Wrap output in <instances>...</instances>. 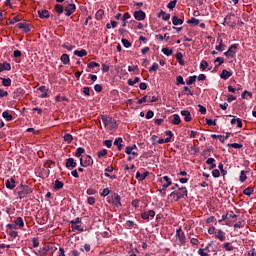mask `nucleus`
Returning a JSON list of instances; mask_svg holds the SVG:
<instances>
[{"label":"nucleus","mask_w":256,"mask_h":256,"mask_svg":"<svg viewBox=\"0 0 256 256\" xmlns=\"http://www.w3.org/2000/svg\"><path fill=\"white\" fill-rule=\"evenodd\" d=\"M16 191H18L19 199H25L27 195H31V193H33V188L29 187L28 185L21 184L16 188Z\"/></svg>","instance_id":"nucleus-1"},{"label":"nucleus","mask_w":256,"mask_h":256,"mask_svg":"<svg viewBox=\"0 0 256 256\" xmlns=\"http://www.w3.org/2000/svg\"><path fill=\"white\" fill-rule=\"evenodd\" d=\"M102 122L104 124V127L108 131H113V129H117V121L111 117L102 116Z\"/></svg>","instance_id":"nucleus-2"},{"label":"nucleus","mask_w":256,"mask_h":256,"mask_svg":"<svg viewBox=\"0 0 256 256\" xmlns=\"http://www.w3.org/2000/svg\"><path fill=\"white\" fill-rule=\"evenodd\" d=\"M108 203L117 208L122 207V205H123V204H121V196L117 193H114L108 197Z\"/></svg>","instance_id":"nucleus-3"},{"label":"nucleus","mask_w":256,"mask_h":256,"mask_svg":"<svg viewBox=\"0 0 256 256\" xmlns=\"http://www.w3.org/2000/svg\"><path fill=\"white\" fill-rule=\"evenodd\" d=\"M80 165L81 167H91L93 165V158L89 155L80 158Z\"/></svg>","instance_id":"nucleus-4"},{"label":"nucleus","mask_w":256,"mask_h":256,"mask_svg":"<svg viewBox=\"0 0 256 256\" xmlns=\"http://www.w3.org/2000/svg\"><path fill=\"white\" fill-rule=\"evenodd\" d=\"M65 15L66 17H71L75 11H77V6L74 3H69L67 6H65Z\"/></svg>","instance_id":"nucleus-5"},{"label":"nucleus","mask_w":256,"mask_h":256,"mask_svg":"<svg viewBox=\"0 0 256 256\" xmlns=\"http://www.w3.org/2000/svg\"><path fill=\"white\" fill-rule=\"evenodd\" d=\"M136 151H137V145L135 144L133 146H127L125 148L126 155H133L134 157H138L139 154Z\"/></svg>","instance_id":"nucleus-6"},{"label":"nucleus","mask_w":256,"mask_h":256,"mask_svg":"<svg viewBox=\"0 0 256 256\" xmlns=\"http://www.w3.org/2000/svg\"><path fill=\"white\" fill-rule=\"evenodd\" d=\"M176 237L180 243V245H185V232H183V230L181 228L177 229L176 231Z\"/></svg>","instance_id":"nucleus-7"},{"label":"nucleus","mask_w":256,"mask_h":256,"mask_svg":"<svg viewBox=\"0 0 256 256\" xmlns=\"http://www.w3.org/2000/svg\"><path fill=\"white\" fill-rule=\"evenodd\" d=\"M237 47H239V45L238 44H232L230 47H229V49H228V51H226L225 53H224V55L226 56V57H235V53H236V51H237Z\"/></svg>","instance_id":"nucleus-8"},{"label":"nucleus","mask_w":256,"mask_h":256,"mask_svg":"<svg viewBox=\"0 0 256 256\" xmlns=\"http://www.w3.org/2000/svg\"><path fill=\"white\" fill-rule=\"evenodd\" d=\"M160 183H162V187L164 189H167V187H170V185H172V181L171 178H169V176H164L162 178L159 179Z\"/></svg>","instance_id":"nucleus-9"},{"label":"nucleus","mask_w":256,"mask_h":256,"mask_svg":"<svg viewBox=\"0 0 256 256\" xmlns=\"http://www.w3.org/2000/svg\"><path fill=\"white\" fill-rule=\"evenodd\" d=\"M146 17L147 15L143 10H138L134 12V18L136 19V21H145Z\"/></svg>","instance_id":"nucleus-10"},{"label":"nucleus","mask_w":256,"mask_h":256,"mask_svg":"<svg viewBox=\"0 0 256 256\" xmlns=\"http://www.w3.org/2000/svg\"><path fill=\"white\" fill-rule=\"evenodd\" d=\"M153 217H155L153 210L145 211L141 214V218L144 219V221H149V219H153Z\"/></svg>","instance_id":"nucleus-11"},{"label":"nucleus","mask_w":256,"mask_h":256,"mask_svg":"<svg viewBox=\"0 0 256 256\" xmlns=\"http://www.w3.org/2000/svg\"><path fill=\"white\" fill-rule=\"evenodd\" d=\"M214 235H215V239H218V241H221V242L227 239L225 232L221 229H218Z\"/></svg>","instance_id":"nucleus-12"},{"label":"nucleus","mask_w":256,"mask_h":256,"mask_svg":"<svg viewBox=\"0 0 256 256\" xmlns=\"http://www.w3.org/2000/svg\"><path fill=\"white\" fill-rule=\"evenodd\" d=\"M228 25V27H235L236 23H235V20H233V15H227L225 18H224V23L223 25Z\"/></svg>","instance_id":"nucleus-13"},{"label":"nucleus","mask_w":256,"mask_h":256,"mask_svg":"<svg viewBox=\"0 0 256 256\" xmlns=\"http://www.w3.org/2000/svg\"><path fill=\"white\" fill-rule=\"evenodd\" d=\"M3 71H11V64L9 62L0 63V73H3Z\"/></svg>","instance_id":"nucleus-14"},{"label":"nucleus","mask_w":256,"mask_h":256,"mask_svg":"<svg viewBox=\"0 0 256 256\" xmlns=\"http://www.w3.org/2000/svg\"><path fill=\"white\" fill-rule=\"evenodd\" d=\"M175 192L178 195L179 199H183V197L187 196V188L185 187H182Z\"/></svg>","instance_id":"nucleus-15"},{"label":"nucleus","mask_w":256,"mask_h":256,"mask_svg":"<svg viewBox=\"0 0 256 256\" xmlns=\"http://www.w3.org/2000/svg\"><path fill=\"white\" fill-rule=\"evenodd\" d=\"M181 115L182 117H184V121H186V123H189V121H191V112H189L188 110H182L181 111Z\"/></svg>","instance_id":"nucleus-16"},{"label":"nucleus","mask_w":256,"mask_h":256,"mask_svg":"<svg viewBox=\"0 0 256 256\" xmlns=\"http://www.w3.org/2000/svg\"><path fill=\"white\" fill-rule=\"evenodd\" d=\"M233 72H229L228 70H222V73L220 74L221 79H224V81H227L229 77H232Z\"/></svg>","instance_id":"nucleus-17"},{"label":"nucleus","mask_w":256,"mask_h":256,"mask_svg":"<svg viewBox=\"0 0 256 256\" xmlns=\"http://www.w3.org/2000/svg\"><path fill=\"white\" fill-rule=\"evenodd\" d=\"M157 17H162L163 21H169V19H171V14H167V12L161 10Z\"/></svg>","instance_id":"nucleus-18"},{"label":"nucleus","mask_w":256,"mask_h":256,"mask_svg":"<svg viewBox=\"0 0 256 256\" xmlns=\"http://www.w3.org/2000/svg\"><path fill=\"white\" fill-rule=\"evenodd\" d=\"M66 167H67V169H69V167L75 168V167H77V162L73 158H68L66 160Z\"/></svg>","instance_id":"nucleus-19"},{"label":"nucleus","mask_w":256,"mask_h":256,"mask_svg":"<svg viewBox=\"0 0 256 256\" xmlns=\"http://www.w3.org/2000/svg\"><path fill=\"white\" fill-rule=\"evenodd\" d=\"M171 123H172V125H180L181 124V117L179 116V114H174L172 116Z\"/></svg>","instance_id":"nucleus-20"},{"label":"nucleus","mask_w":256,"mask_h":256,"mask_svg":"<svg viewBox=\"0 0 256 256\" xmlns=\"http://www.w3.org/2000/svg\"><path fill=\"white\" fill-rule=\"evenodd\" d=\"M17 26H18V29H23L24 33H29V31H31V28L27 23H19Z\"/></svg>","instance_id":"nucleus-21"},{"label":"nucleus","mask_w":256,"mask_h":256,"mask_svg":"<svg viewBox=\"0 0 256 256\" xmlns=\"http://www.w3.org/2000/svg\"><path fill=\"white\" fill-rule=\"evenodd\" d=\"M71 229L73 232L83 233L84 229L83 226L79 224H71Z\"/></svg>","instance_id":"nucleus-22"},{"label":"nucleus","mask_w":256,"mask_h":256,"mask_svg":"<svg viewBox=\"0 0 256 256\" xmlns=\"http://www.w3.org/2000/svg\"><path fill=\"white\" fill-rule=\"evenodd\" d=\"M38 15H39L40 19H49V17H50V14L47 10H39Z\"/></svg>","instance_id":"nucleus-23"},{"label":"nucleus","mask_w":256,"mask_h":256,"mask_svg":"<svg viewBox=\"0 0 256 256\" xmlns=\"http://www.w3.org/2000/svg\"><path fill=\"white\" fill-rule=\"evenodd\" d=\"M38 91H40L42 94L40 95V97L42 98V99H45V97H48V94H47V91H48V89H47V86H40L39 88H38Z\"/></svg>","instance_id":"nucleus-24"},{"label":"nucleus","mask_w":256,"mask_h":256,"mask_svg":"<svg viewBox=\"0 0 256 256\" xmlns=\"http://www.w3.org/2000/svg\"><path fill=\"white\" fill-rule=\"evenodd\" d=\"M148 175H149V172H144L143 174H141V172H137L136 179L139 181H145V179H147Z\"/></svg>","instance_id":"nucleus-25"},{"label":"nucleus","mask_w":256,"mask_h":256,"mask_svg":"<svg viewBox=\"0 0 256 256\" xmlns=\"http://www.w3.org/2000/svg\"><path fill=\"white\" fill-rule=\"evenodd\" d=\"M14 224L16 225V227L18 226L20 229H22V227H25V222L23 221L22 217H18L15 221Z\"/></svg>","instance_id":"nucleus-26"},{"label":"nucleus","mask_w":256,"mask_h":256,"mask_svg":"<svg viewBox=\"0 0 256 256\" xmlns=\"http://www.w3.org/2000/svg\"><path fill=\"white\" fill-rule=\"evenodd\" d=\"M123 138L118 137L115 139L114 141V145L118 146V151H121V149H123Z\"/></svg>","instance_id":"nucleus-27"},{"label":"nucleus","mask_w":256,"mask_h":256,"mask_svg":"<svg viewBox=\"0 0 256 256\" xmlns=\"http://www.w3.org/2000/svg\"><path fill=\"white\" fill-rule=\"evenodd\" d=\"M60 61H62V63L64 65H69V63H71V59L69 58V56L67 54H63L61 57H60Z\"/></svg>","instance_id":"nucleus-28"},{"label":"nucleus","mask_w":256,"mask_h":256,"mask_svg":"<svg viewBox=\"0 0 256 256\" xmlns=\"http://www.w3.org/2000/svg\"><path fill=\"white\" fill-rule=\"evenodd\" d=\"M206 164L210 165L209 169H215V167H217V164H215V159L214 158H208L206 160Z\"/></svg>","instance_id":"nucleus-29"},{"label":"nucleus","mask_w":256,"mask_h":256,"mask_svg":"<svg viewBox=\"0 0 256 256\" xmlns=\"http://www.w3.org/2000/svg\"><path fill=\"white\" fill-rule=\"evenodd\" d=\"M74 55H76L77 57H85L87 55V50H75Z\"/></svg>","instance_id":"nucleus-30"},{"label":"nucleus","mask_w":256,"mask_h":256,"mask_svg":"<svg viewBox=\"0 0 256 256\" xmlns=\"http://www.w3.org/2000/svg\"><path fill=\"white\" fill-rule=\"evenodd\" d=\"M231 125H237V127H239L241 129V127H243V122L239 118H237V119L233 118L231 120Z\"/></svg>","instance_id":"nucleus-31"},{"label":"nucleus","mask_w":256,"mask_h":256,"mask_svg":"<svg viewBox=\"0 0 256 256\" xmlns=\"http://www.w3.org/2000/svg\"><path fill=\"white\" fill-rule=\"evenodd\" d=\"M7 189H15V180L11 178L10 180L6 181Z\"/></svg>","instance_id":"nucleus-32"},{"label":"nucleus","mask_w":256,"mask_h":256,"mask_svg":"<svg viewBox=\"0 0 256 256\" xmlns=\"http://www.w3.org/2000/svg\"><path fill=\"white\" fill-rule=\"evenodd\" d=\"M239 181L240 183H245V181H247V172H245V170L240 172Z\"/></svg>","instance_id":"nucleus-33"},{"label":"nucleus","mask_w":256,"mask_h":256,"mask_svg":"<svg viewBox=\"0 0 256 256\" xmlns=\"http://www.w3.org/2000/svg\"><path fill=\"white\" fill-rule=\"evenodd\" d=\"M176 59H177L179 65H185V60H183V54L181 52H178L176 54Z\"/></svg>","instance_id":"nucleus-34"},{"label":"nucleus","mask_w":256,"mask_h":256,"mask_svg":"<svg viewBox=\"0 0 256 256\" xmlns=\"http://www.w3.org/2000/svg\"><path fill=\"white\" fill-rule=\"evenodd\" d=\"M172 23L173 25H183V19H180L177 16H173Z\"/></svg>","instance_id":"nucleus-35"},{"label":"nucleus","mask_w":256,"mask_h":256,"mask_svg":"<svg viewBox=\"0 0 256 256\" xmlns=\"http://www.w3.org/2000/svg\"><path fill=\"white\" fill-rule=\"evenodd\" d=\"M65 143H73V135L66 133L63 137Z\"/></svg>","instance_id":"nucleus-36"},{"label":"nucleus","mask_w":256,"mask_h":256,"mask_svg":"<svg viewBox=\"0 0 256 256\" xmlns=\"http://www.w3.org/2000/svg\"><path fill=\"white\" fill-rule=\"evenodd\" d=\"M222 247L225 249V251H233L235 249V247H233L230 242L224 243Z\"/></svg>","instance_id":"nucleus-37"},{"label":"nucleus","mask_w":256,"mask_h":256,"mask_svg":"<svg viewBox=\"0 0 256 256\" xmlns=\"http://www.w3.org/2000/svg\"><path fill=\"white\" fill-rule=\"evenodd\" d=\"M4 87H11V78H1Z\"/></svg>","instance_id":"nucleus-38"},{"label":"nucleus","mask_w":256,"mask_h":256,"mask_svg":"<svg viewBox=\"0 0 256 256\" xmlns=\"http://www.w3.org/2000/svg\"><path fill=\"white\" fill-rule=\"evenodd\" d=\"M64 187V184L63 182L59 181V180H56L55 183H54V189L56 191H59V189H63Z\"/></svg>","instance_id":"nucleus-39"},{"label":"nucleus","mask_w":256,"mask_h":256,"mask_svg":"<svg viewBox=\"0 0 256 256\" xmlns=\"http://www.w3.org/2000/svg\"><path fill=\"white\" fill-rule=\"evenodd\" d=\"M2 117L7 121H13V115L9 114L8 111H4Z\"/></svg>","instance_id":"nucleus-40"},{"label":"nucleus","mask_w":256,"mask_h":256,"mask_svg":"<svg viewBox=\"0 0 256 256\" xmlns=\"http://www.w3.org/2000/svg\"><path fill=\"white\" fill-rule=\"evenodd\" d=\"M255 189L253 187H248V188H245L243 193L244 195H247L248 197L253 195Z\"/></svg>","instance_id":"nucleus-41"},{"label":"nucleus","mask_w":256,"mask_h":256,"mask_svg":"<svg viewBox=\"0 0 256 256\" xmlns=\"http://www.w3.org/2000/svg\"><path fill=\"white\" fill-rule=\"evenodd\" d=\"M187 23L189 25H194L195 27H197V25H199L200 21H199V19L192 17L190 20L187 21Z\"/></svg>","instance_id":"nucleus-42"},{"label":"nucleus","mask_w":256,"mask_h":256,"mask_svg":"<svg viewBox=\"0 0 256 256\" xmlns=\"http://www.w3.org/2000/svg\"><path fill=\"white\" fill-rule=\"evenodd\" d=\"M83 153H85V148L79 147V148H77V150L75 152V157H81L83 155Z\"/></svg>","instance_id":"nucleus-43"},{"label":"nucleus","mask_w":256,"mask_h":256,"mask_svg":"<svg viewBox=\"0 0 256 256\" xmlns=\"http://www.w3.org/2000/svg\"><path fill=\"white\" fill-rule=\"evenodd\" d=\"M162 53H164V55H166L167 57H171V55H173V50L169 48H163Z\"/></svg>","instance_id":"nucleus-44"},{"label":"nucleus","mask_w":256,"mask_h":256,"mask_svg":"<svg viewBox=\"0 0 256 256\" xmlns=\"http://www.w3.org/2000/svg\"><path fill=\"white\" fill-rule=\"evenodd\" d=\"M218 43L219 44L215 47L216 51H223V47H225V45L223 44V40H218Z\"/></svg>","instance_id":"nucleus-45"},{"label":"nucleus","mask_w":256,"mask_h":256,"mask_svg":"<svg viewBox=\"0 0 256 256\" xmlns=\"http://www.w3.org/2000/svg\"><path fill=\"white\" fill-rule=\"evenodd\" d=\"M55 11H56V13H59V15H61V13H63V11H64L63 5L56 4L55 5Z\"/></svg>","instance_id":"nucleus-46"},{"label":"nucleus","mask_w":256,"mask_h":256,"mask_svg":"<svg viewBox=\"0 0 256 256\" xmlns=\"http://www.w3.org/2000/svg\"><path fill=\"white\" fill-rule=\"evenodd\" d=\"M139 81H141V79L139 77H135L134 80L129 79L128 80V85L133 87V85H135L136 83H139Z\"/></svg>","instance_id":"nucleus-47"},{"label":"nucleus","mask_w":256,"mask_h":256,"mask_svg":"<svg viewBox=\"0 0 256 256\" xmlns=\"http://www.w3.org/2000/svg\"><path fill=\"white\" fill-rule=\"evenodd\" d=\"M197 81V76H190L189 79L186 82V85H193Z\"/></svg>","instance_id":"nucleus-48"},{"label":"nucleus","mask_w":256,"mask_h":256,"mask_svg":"<svg viewBox=\"0 0 256 256\" xmlns=\"http://www.w3.org/2000/svg\"><path fill=\"white\" fill-rule=\"evenodd\" d=\"M245 227V221H239L238 223L234 224V229H243Z\"/></svg>","instance_id":"nucleus-49"},{"label":"nucleus","mask_w":256,"mask_h":256,"mask_svg":"<svg viewBox=\"0 0 256 256\" xmlns=\"http://www.w3.org/2000/svg\"><path fill=\"white\" fill-rule=\"evenodd\" d=\"M169 197H170V199H172V201H179V199H181V198L178 197L177 192H172V193L169 195Z\"/></svg>","instance_id":"nucleus-50"},{"label":"nucleus","mask_w":256,"mask_h":256,"mask_svg":"<svg viewBox=\"0 0 256 256\" xmlns=\"http://www.w3.org/2000/svg\"><path fill=\"white\" fill-rule=\"evenodd\" d=\"M122 45H123L126 49H129V47H131V42H129V40L123 38V39H122Z\"/></svg>","instance_id":"nucleus-51"},{"label":"nucleus","mask_w":256,"mask_h":256,"mask_svg":"<svg viewBox=\"0 0 256 256\" xmlns=\"http://www.w3.org/2000/svg\"><path fill=\"white\" fill-rule=\"evenodd\" d=\"M176 85H185V80H183L182 76H177Z\"/></svg>","instance_id":"nucleus-52"},{"label":"nucleus","mask_w":256,"mask_h":256,"mask_svg":"<svg viewBox=\"0 0 256 256\" xmlns=\"http://www.w3.org/2000/svg\"><path fill=\"white\" fill-rule=\"evenodd\" d=\"M228 147H232L233 149H241L243 147V144L232 143V144H228Z\"/></svg>","instance_id":"nucleus-53"},{"label":"nucleus","mask_w":256,"mask_h":256,"mask_svg":"<svg viewBox=\"0 0 256 256\" xmlns=\"http://www.w3.org/2000/svg\"><path fill=\"white\" fill-rule=\"evenodd\" d=\"M111 27L115 29L117 27V21H111L110 24H106V29H111Z\"/></svg>","instance_id":"nucleus-54"},{"label":"nucleus","mask_w":256,"mask_h":256,"mask_svg":"<svg viewBox=\"0 0 256 256\" xmlns=\"http://www.w3.org/2000/svg\"><path fill=\"white\" fill-rule=\"evenodd\" d=\"M107 155V150L106 149H102L98 152V158L101 159L103 157H105Z\"/></svg>","instance_id":"nucleus-55"},{"label":"nucleus","mask_w":256,"mask_h":256,"mask_svg":"<svg viewBox=\"0 0 256 256\" xmlns=\"http://www.w3.org/2000/svg\"><path fill=\"white\" fill-rule=\"evenodd\" d=\"M176 5H177V0H173L168 3L167 7L168 9H175Z\"/></svg>","instance_id":"nucleus-56"},{"label":"nucleus","mask_w":256,"mask_h":256,"mask_svg":"<svg viewBox=\"0 0 256 256\" xmlns=\"http://www.w3.org/2000/svg\"><path fill=\"white\" fill-rule=\"evenodd\" d=\"M207 67H209V63H207V61L203 60L200 64V69H202V71H205V69H207Z\"/></svg>","instance_id":"nucleus-57"},{"label":"nucleus","mask_w":256,"mask_h":256,"mask_svg":"<svg viewBox=\"0 0 256 256\" xmlns=\"http://www.w3.org/2000/svg\"><path fill=\"white\" fill-rule=\"evenodd\" d=\"M159 69V64L153 63V65L149 68V72L153 73V71H157Z\"/></svg>","instance_id":"nucleus-58"},{"label":"nucleus","mask_w":256,"mask_h":256,"mask_svg":"<svg viewBox=\"0 0 256 256\" xmlns=\"http://www.w3.org/2000/svg\"><path fill=\"white\" fill-rule=\"evenodd\" d=\"M109 193H111V190H109V188H105V189H103V191L101 193V197H107V195H109Z\"/></svg>","instance_id":"nucleus-59"},{"label":"nucleus","mask_w":256,"mask_h":256,"mask_svg":"<svg viewBox=\"0 0 256 256\" xmlns=\"http://www.w3.org/2000/svg\"><path fill=\"white\" fill-rule=\"evenodd\" d=\"M198 255H200V256H209V253L205 252V249L200 248L198 250Z\"/></svg>","instance_id":"nucleus-60"},{"label":"nucleus","mask_w":256,"mask_h":256,"mask_svg":"<svg viewBox=\"0 0 256 256\" xmlns=\"http://www.w3.org/2000/svg\"><path fill=\"white\" fill-rule=\"evenodd\" d=\"M87 203L88 205H95V197H88Z\"/></svg>","instance_id":"nucleus-61"},{"label":"nucleus","mask_w":256,"mask_h":256,"mask_svg":"<svg viewBox=\"0 0 256 256\" xmlns=\"http://www.w3.org/2000/svg\"><path fill=\"white\" fill-rule=\"evenodd\" d=\"M220 175H221V172H219V170L214 169V170L212 171V177L217 178V177H220Z\"/></svg>","instance_id":"nucleus-62"},{"label":"nucleus","mask_w":256,"mask_h":256,"mask_svg":"<svg viewBox=\"0 0 256 256\" xmlns=\"http://www.w3.org/2000/svg\"><path fill=\"white\" fill-rule=\"evenodd\" d=\"M94 67H99V63H97V62H90L88 64V68L89 69H94Z\"/></svg>","instance_id":"nucleus-63"},{"label":"nucleus","mask_w":256,"mask_h":256,"mask_svg":"<svg viewBox=\"0 0 256 256\" xmlns=\"http://www.w3.org/2000/svg\"><path fill=\"white\" fill-rule=\"evenodd\" d=\"M248 256H256V250H255V248L251 249V250L248 252Z\"/></svg>","instance_id":"nucleus-64"}]
</instances>
